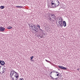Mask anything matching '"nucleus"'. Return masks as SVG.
Wrapping results in <instances>:
<instances>
[{
    "label": "nucleus",
    "mask_w": 80,
    "mask_h": 80,
    "mask_svg": "<svg viewBox=\"0 0 80 80\" xmlns=\"http://www.w3.org/2000/svg\"><path fill=\"white\" fill-rule=\"evenodd\" d=\"M5 64V63L3 61H1V63L0 64V67H2V66H3Z\"/></svg>",
    "instance_id": "f257e3e1"
},
{
    "label": "nucleus",
    "mask_w": 80,
    "mask_h": 80,
    "mask_svg": "<svg viewBox=\"0 0 80 80\" xmlns=\"http://www.w3.org/2000/svg\"><path fill=\"white\" fill-rule=\"evenodd\" d=\"M5 28L2 27H0V32H3L5 31Z\"/></svg>",
    "instance_id": "f03ea898"
},
{
    "label": "nucleus",
    "mask_w": 80,
    "mask_h": 80,
    "mask_svg": "<svg viewBox=\"0 0 80 80\" xmlns=\"http://www.w3.org/2000/svg\"><path fill=\"white\" fill-rule=\"evenodd\" d=\"M56 2H55V5L56 6V7H57V6H58L59 4H60L59 1H58V0H56Z\"/></svg>",
    "instance_id": "7ed1b4c3"
},
{
    "label": "nucleus",
    "mask_w": 80,
    "mask_h": 80,
    "mask_svg": "<svg viewBox=\"0 0 80 80\" xmlns=\"http://www.w3.org/2000/svg\"><path fill=\"white\" fill-rule=\"evenodd\" d=\"M60 68L62 69V70H67V68L62 66H60Z\"/></svg>",
    "instance_id": "20e7f679"
},
{
    "label": "nucleus",
    "mask_w": 80,
    "mask_h": 80,
    "mask_svg": "<svg viewBox=\"0 0 80 80\" xmlns=\"http://www.w3.org/2000/svg\"><path fill=\"white\" fill-rule=\"evenodd\" d=\"M62 23H63L64 27H66V26H67V23L65 21H63Z\"/></svg>",
    "instance_id": "39448f33"
},
{
    "label": "nucleus",
    "mask_w": 80,
    "mask_h": 80,
    "mask_svg": "<svg viewBox=\"0 0 80 80\" xmlns=\"http://www.w3.org/2000/svg\"><path fill=\"white\" fill-rule=\"evenodd\" d=\"M33 30H34V31L36 32H38V28H36L35 29H33Z\"/></svg>",
    "instance_id": "423d86ee"
},
{
    "label": "nucleus",
    "mask_w": 80,
    "mask_h": 80,
    "mask_svg": "<svg viewBox=\"0 0 80 80\" xmlns=\"http://www.w3.org/2000/svg\"><path fill=\"white\" fill-rule=\"evenodd\" d=\"M56 0H52V1L51 2V3H54V4H55V2H56Z\"/></svg>",
    "instance_id": "0eeeda50"
},
{
    "label": "nucleus",
    "mask_w": 80,
    "mask_h": 80,
    "mask_svg": "<svg viewBox=\"0 0 80 80\" xmlns=\"http://www.w3.org/2000/svg\"><path fill=\"white\" fill-rule=\"evenodd\" d=\"M0 8L1 9H3V8H5V6H1L0 7Z\"/></svg>",
    "instance_id": "6e6552de"
},
{
    "label": "nucleus",
    "mask_w": 80,
    "mask_h": 80,
    "mask_svg": "<svg viewBox=\"0 0 80 80\" xmlns=\"http://www.w3.org/2000/svg\"><path fill=\"white\" fill-rule=\"evenodd\" d=\"M39 30H41V31H42V33H45H45L43 32H44V30H42V29H41L40 28H39Z\"/></svg>",
    "instance_id": "1a4fd4ad"
},
{
    "label": "nucleus",
    "mask_w": 80,
    "mask_h": 80,
    "mask_svg": "<svg viewBox=\"0 0 80 80\" xmlns=\"http://www.w3.org/2000/svg\"><path fill=\"white\" fill-rule=\"evenodd\" d=\"M16 7H17V8H22V6H16Z\"/></svg>",
    "instance_id": "9d476101"
},
{
    "label": "nucleus",
    "mask_w": 80,
    "mask_h": 80,
    "mask_svg": "<svg viewBox=\"0 0 80 80\" xmlns=\"http://www.w3.org/2000/svg\"><path fill=\"white\" fill-rule=\"evenodd\" d=\"M52 6L53 8H56V7H57V6L55 5V4H54L53 6Z\"/></svg>",
    "instance_id": "9b49d317"
},
{
    "label": "nucleus",
    "mask_w": 80,
    "mask_h": 80,
    "mask_svg": "<svg viewBox=\"0 0 80 80\" xmlns=\"http://www.w3.org/2000/svg\"><path fill=\"white\" fill-rule=\"evenodd\" d=\"M13 73H16V74H17V75L18 76V77L19 76V75H18V73H17V72H15V71H13Z\"/></svg>",
    "instance_id": "f8f14e48"
},
{
    "label": "nucleus",
    "mask_w": 80,
    "mask_h": 80,
    "mask_svg": "<svg viewBox=\"0 0 80 80\" xmlns=\"http://www.w3.org/2000/svg\"><path fill=\"white\" fill-rule=\"evenodd\" d=\"M60 19H61V21L60 22V23H63V19H62V18L61 17Z\"/></svg>",
    "instance_id": "ddd939ff"
},
{
    "label": "nucleus",
    "mask_w": 80,
    "mask_h": 80,
    "mask_svg": "<svg viewBox=\"0 0 80 80\" xmlns=\"http://www.w3.org/2000/svg\"><path fill=\"white\" fill-rule=\"evenodd\" d=\"M12 28V27H10V26H9L7 28L8 29H11V28Z\"/></svg>",
    "instance_id": "4468645a"
},
{
    "label": "nucleus",
    "mask_w": 80,
    "mask_h": 80,
    "mask_svg": "<svg viewBox=\"0 0 80 80\" xmlns=\"http://www.w3.org/2000/svg\"><path fill=\"white\" fill-rule=\"evenodd\" d=\"M13 73H12V75L10 76V78H12L13 77Z\"/></svg>",
    "instance_id": "2eb2a0df"
},
{
    "label": "nucleus",
    "mask_w": 80,
    "mask_h": 80,
    "mask_svg": "<svg viewBox=\"0 0 80 80\" xmlns=\"http://www.w3.org/2000/svg\"><path fill=\"white\" fill-rule=\"evenodd\" d=\"M49 20L50 21H53V19H52V18H49Z\"/></svg>",
    "instance_id": "dca6fc26"
},
{
    "label": "nucleus",
    "mask_w": 80,
    "mask_h": 80,
    "mask_svg": "<svg viewBox=\"0 0 80 80\" xmlns=\"http://www.w3.org/2000/svg\"><path fill=\"white\" fill-rule=\"evenodd\" d=\"M37 27H38L39 28H40V25H39L37 24Z\"/></svg>",
    "instance_id": "f3484780"
},
{
    "label": "nucleus",
    "mask_w": 80,
    "mask_h": 80,
    "mask_svg": "<svg viewBox=\"0 0 80 80\" xmlns=\"http://www.w3.org/2000/svg\"><path fill=\"white\" fill-rule=\"evenodd\" d=\"M33 24L31 23V24H30V25H29V26H30V27H33Z\"/></svg>",
    "instance_id": "a211bd4d"
},
{
    "label": "nucleus",
    "mask_w": 80,
    "mask_h": 80,
    "mask_svg": "<svg viewBox=\"0 0 80 80\" xmlns=\"http://www.w3.org/2000/svg\"><path fill=\"white\" fill-rule=\"evenodd\" d=\"M61 24H60V27H63V23H61Z\"/></svg>",
    "instance_id": "6ab92c4d"
},
{
    "label": "nucleus",
    "mask_w": 80,
    "mask_h": 80,
    "mask_svg": "<svg viewBox=\"0 0 80 80\" xmlns=\"http://www.w3.org/2000/svg\"><path fill=\"white\" fill-rule=\"evenodd\" d=\"M45 61H46L47 62H48V63H50V61L47 60V59H45Z\"/></svg>",
    "instance_id": "aec40b11"
},
{
    "label": "nucleus",
    "mask_w": 80,
    "mask_h": 80,
    "mask_svg": "<svg viewBox=\"0 0 80 80\" xmlns=\"http://www.w3.org/2000/svg\"><path fill=\"white\" fill-rule=\"evenodd\" d=\"M41 38H43V35H42L40 37Z\"/></svg>",
    "instance_id": "412c9836"
},
{
    "label": "nucleus",
    "mask_w": 80,
    "mask_h": 80,
    "mask_svg": "<svg viewBox=\"0 0 80 80\" xmlns=\"http://www.w3.org/2000/svg\"><path fill=\"white\" fill-rule=\"evenodd\" d=\"M51 6H53V5H54V4H54V3H53V2H51Z\"/></svg>",
    "instance_id": "4be33fe9"
},
{
    "label": "nucleus",
    "mask_w": 80,
    "mask_h": 80,
    "mask_svg": "<svg viewBox=\"0 0 80 80\" xmlns=\"http://www.w3.org/2000/svg\"><path fill=\"white\" fill-rule=\"evenodd\" d=\"M51 16H55V14H51Z\"/></svg>",
    "instance_id": "5701e85b"
},
{
    "label": "nucleus",
    "mask_w": 80,
    "mask_h": 80,
    "mask_svg": "<svg viewBox=\"0 0 80 80\" xmlns=\"http://www.w3.org/2000/svg\"><path fill=\"white\" fill-rule=\"evenodd\" d=\"M52 17V18H55V16H51Z\"/></svg>",
    "instance_id": "b1692460"
},
{
    "label": "nucleus",
    "mask_w": 80,
    "mask_h": 80,
    "mask_svg": "<svg viewBox=\"0 0 80 80\" xmlns=\"http://www.w3.org/2000/svg\"><path fill=\"white\" fill-rule=\"evenodd\" d=\"M33 56H32L30 58L31 60H32L33 59Z\"/></svg>",
    "instance_id": "393cba45"
},
{
    "label": "nucleus",
    "mask_w": 80,
    "mask_h": 80,
    "mask_svg": "<svg viewBox=\"0 0 80 80\" xmlns=\"http://www.w3.org/2000/svg\"><path fill=\"white\" fill-rule=\"evenodd\" d=\"M18 75H17L16 76V78H18Z\"/></svg>",
    "instance_id": "a878e982"
},
{
    "label": "nucleus",
    "mask_w": 80,
    "mask_h": 80,
    "mask_svg": "<svg viewBox=\"0 0 80 80\" xmlns=\"http://www.w3.org/2000/svg\"><path fill=\"white\" fill-rule=\"evenodd\" d=\"M19 80H24L23 79V78H20V79H19Z\"/></svg>",
    "instance_id": "bb28decb"
},
{
    "label": "nucleus",
    "mask_w": 80,
    "mask_h": 80,
    "mask_svg": "<svg viewBox=\"0 0 80 80\" xmlns=\"http://www.w3.org/2000/svg\"><path fill=\"white\" fill-rule=\"evenodd\" d=\"M33 27H35V25H33V26H32V29H33Z\"/></svg>",
    "instance_id": "cd10ccee"
},
{
    "label": "nucleus",
    "mask_w": 80,
    "mask_h": 80,
    "mask_svg": "<svg viewBox=\"0 0 80 80\" xmlns=\"http://www.w3.org/2000/svg\"><path fill=\"white\" fill-rule=\"evenodd\" d=\"M50 77H51V78H53V79H54V78H53V77H52V74H51L50 76Z\"/></svg>",
    "instance_id": "c85d7f7f"
},
{
    "label": "nucleus",
    "mask_w": 80,
    "mask_h": 80,
    "mask_svg": "<svg viewBox=\"0 0 80 80\" xmlns=\"http://www.w3.org/2000/svg\"><path fill=\"white\" fill-rule=\"evenodd\" d=\"M54 72H55V73H58V72L55 71H54Z\"/></svg>",
    "instance_id": "c756f323"
},
{
    "label": "nucleus",
    "mask_w": 80,
    "mask_h": 80,
    "mask_svg": "<svg viewBox=\"0 0 80 80\" xmlns=\"http://www.w3.org/2000/svg\"><path fill=\"white\" fill-rule=\"evenodd\" d=\"M63 75H61V78H63Z\"/></svg>",
    "instance_id": "7c9ffc66"
},
{
    "label": "nucleus",
    "mask_w": 80,
    "mask_h": 80,
    "mask_svg": "<svg viewBox=\"0 0 80 80\" xmlns=\"http://www.w3.org/2000/svg\"><path fill=\"white\" fill-rule=\"evenodd\" d=\"M53 21H54V20H56V19H55V18H53Z\"/></svg>",
    "instance_id": "2f4dec72"
},
{
    "label": "nucleus",
    "mask_w": 80,
    "mask_h": 80,
    "mask_svg": "<svg viewBox=\"0 0 80 80\" xmlns=\"http://www.w3.org/2000/svg\"><path fill=\"white\" fill-rule=\"evenodd\" d=\"M12 75V72H10V76L11 75Z\"/></svg>",
    "instance_id": "473e14b6"
},
{
    "label": "nucleus",
    "mask_w": 80,
    "mask_h": 80,
    "mask_svg": "<svg viewBox=\"0 0 80 80\" xmlns=\"http://www.w3.org/2000/svg\"><path fill=\"white\" fill-rule=\"evenodd\" d=\"M38 38H39V37H40V35H38Z\"/></svg>",
    "instance_id": "72a5a7b5"
},
{
    "label": "nucleus",
    "mask_w": 80,
    "mask_h": 80,
    "mask_svg": "<svg viewBox=\"0 0 80 80\" xmlns=\"http://www.w3.org/2000/svg\"><path fill=\"white\" fill-rule=\"evenodd\" d=\"M31 61H32V62H34V60L32 59H31Z\"/></svg>",
    "instance_id": "f704fd0d"
},
{
    "label": "nucleus",
    "mask_w": 80,
    "mask_h": 80,
    "mask_svg": "<svg viewBox=\"0 0 80 80\" xmlns=\"http://www.w3.org/2000/svg\"><path fill=\"white\" fill-rule=\"evenodd\" d=\"M5 72V70H3V72H2V73H4V72Z\"/></svg>",
    "instance_id": "c9c22d12"
},
{
    "label": "nucleus",
    "mask_w": 80,
    "mask_h": 80,
    "mask_svg": "<svg viewBox=\"0 0 80 80\" xmlns=\"http://www.w3.org/2000/svg\"><path fill=\"white\" fill-rule=\"evenodd\" d=\"M56 75H57V76H58V75H59V73H58V74H57Z\"/></svg>",
    "instance_id": "e433bc0d"
},
{
    "label": "nucleus",
    "mask_w": 80,
    "mask_h": 80,
    "mask_svg": "<svg viewBox=\"0 0 80 80\" xmlns=\"http://www.w3.org/2000/svg\"><path fill=\"white\" fill-rule=\"evenodd\" d=\"M14 71L13 70H11V72H13Z\"/></svg>",
    "instance_id": "4c0bfd02"
},
{
    "label": "nucleus",
    "mask_w": 80,
    "mask_h": 80,
    "mask_svg": "<svg viewBox=\"0 0 80 80\" xmlns=\"http://www.w3.org/2000/svg\"><path fill=\"white\" fill-rule=\"evenodd\" d=\"M16 75H17V74H15V75H14V77H16Z\"/></svg>",
    "instance_id": "58836bf2"
},
{
    "label": "nucleus",
    "mask_w": 80,
    "mask_h": 80,
    "mask_svg": "<svg viewBox=\"0 0 80 80\" xmlns=\"http://www.w3.org/2000/svg\"><path fill=\"white\" fill-rule=\"evenodd\" d=\"M58 23H59L60 25V21Z\"/></svg>",
    "instance_id": "ea45409f"
},
{
    "label": "nucleus",
    "mask_w": 80,
    "mask_h": 80,
    "mask_svg": "<svg viewBox=\"0 0 80 80\" xmlns=\"http://www.w3.org/2000/svg\"><path fill=\"white\" fill-rule=\"evenodd\" d=\"M77 70H78V71L80 70V68H78V69H77Z\"/></svg>",
    "instance_id": "a19ab883"
},
{
    "label": "nucleus",
    "mask_w": 80,
    "mask_h": 80,
    "mask_svg": "<svg viewBox=\"0 0 80 80\" xmlns=\"http://www.w3.org/2000/svg\"><path fill=\"white\" fill-rule=\"evenodd\" d=\"M4 70H5V71L6 70V69H5V68H4Z\"/></svg>",
    "instance_id": "79ce46f5"
},
{
    "label": "nucleus",
    "mask_w": 80,
    "mask_h": 80,
    "mask_svg": "<svg viewBox=\"0 0 80 80\" xmlns=\"http://www.w3.org/2000/svg\"><path fill=\"white\" fill-rule=\"evenodd\" d=\"M18 78H16V79L15 80H18Z\"/></svg>",
    "instance_id": "37998d69"
},
{
    "label": "nucleus",
    "mask_w": 80,
    "mask_h": 80,
    "mask_svg": "<svg viewBox=\"0 0 80 80\" xmlns=\"http://www.w3.org/2000/svg\"><path fill=\"white\" fill-rule=\"evenodd\" d=\"M55 79H58V78H55Z\"/></svg>",
    "instance_id": "c03bdc74"
},
{
    "label": "nucleus",
    "mask_w": 80,
    "mask_h": 80,
    "mask_svg": "<svg viewBox=\"0 0 80 80\" xmlns=\"http://www.w3.org/2000/svg\"><path fill=\"white\" fill-rule=\"evenodd\" d=\"M58 67L59 68H60V66H59Z\"/></svg>",
    "instance_id": "a18cd8bd"
},
{
    "label": "nucleus",
    "mask_w": 80,
    "mask_h": 80,
    "mask_svg": "<svg viewBox=\"0 0 80 80\" xmlns=\"http://www.w3.org/2000/svg\"><path fill=\"white\" fill-rule=\"evenodd\" d=\"M50 73L51 74H52V72H51Z\"/></svg>",
    "instance_id": "49530a36"
},
{
    "label": "nucleus",
    "mask_w": 80,
    "mask_h": 80,
    "mask_svg": "<svg viewBox=\"0 0 80 80\" xmlns=\"http://www.w3.org/2000/svg\"><path fill=\"white\" fill-rule=\"evenodd\" d=\"M35 28H38L37 27V26H35Z\"/></svg>",
    "instance_id": "de8ad7c7"
},
{
    "label": "nucleus",
    "mask_w": 80,
    "mask_h": 80,
    "mask_svg": "<svg viewBox=\"0 0 80 80\" xmlns=\"http://www.w3.org/2000/svg\"><path fill=\"white\" fill-rule=\"evenodd\" d=\"M34 29H35V27H34Z\"/></svg>",
    "instance_id": "09e8293b"
},
{
    "label": "nucleus",
    "mask_w": 80,
    "mask_h": 80,
    "mask_svg": "<svg viewBox=\"0 0 80 80\" xmlns=\"http://www.w3.org/2000/svg\"><path fill=\"white\" fill-rule=\"evenodd\" d=\"M49 75H51V74H50V73L49 74Z\"/></svg>",
    "instance_id": "8fccbe9b"
},
{
    "label": "nucleus",
    "mask_w": 80,
    "mask_h": 80,
    "mask_svg": "<svg viewBox=\"0 0 80 80\" xmlns=\"http://www.w3.org/2000/svg\"><path fill=\"white\" fill-rule=\"evenodd\" d=\"M13 73V75L14 74V73Z\"/></svg>",
    "instance_id": "3c124183"
},
{
    "label": "nucleus",
    "mask_w": 80,
    "mask_h": 80,
    "mask_svg": "<svg viewBox=\"0 0 80 80\" xmlns=\"http://www.w3.org/2000/svg\"><path fill=\"white\" fill-rule=\"evenodd\" d=\"M1 67H0V68H1Z\"/></svg>",
    "instance_id": "603ef678"
}]
</instances>
